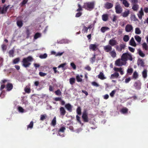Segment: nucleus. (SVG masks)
<instances>
[{"mask_svg": "<svg viewBox=\"0 0 148 148\" xmlns=\"http://www.w3.org/2000/svg\"><path fill=\"white\" fill-rule=\"evenodd\" d=\"M33 60L32 58L29 56L26 58H23L22 61V66L25 68L29 67L31 64V62Z\"/></svg>", "mask_w": 148, "mask_h": 148, "instance_id": "f257e3e1", "label": "nucleus"}, {"mask_svg": "<svg viewBox=\"0 0 148 148\" xmlns=\"http://www.w3.org/2000/svg\"><path fill=\"white\" fill-rule=\"evenodd\" d=\"M121 60L123 62H126L128 60L131 61L132 60L133 58L132 55L127 52L122 54L121 57Z\"/></svg>", "mask_w": 148, "mask_h": 148, "instance_id": "f03ea898", "label": "nucleus"}, {"mask_svg": "<svg viewBox=\"0 0 148 148\" xmlns=\"http://www.w3.org/2000/svg\"><path fill=\"white\" fill-rule=\"evenodd\" d=\"M94 4L92 2H88L84 3L82 8L88 10L90 11L93 9Z\"/></svg>", "mask_w": 148, "mask_h": 148, "instance_id": "7ed1b4c3", "label": "nucleus"}, {"mask_svg": "<svg viewBox=\"0 0 148 148\" xmlns=\"http://www.w3.org/2000/svg\"><path fill=\"white\" fill-rule=\"evenodd\" d=\"M115 8L116 13L119 14L121 13L122 12V8L118 3H116Z\"/></svg>", "mask_w": 148, "mask_h": 148, "instance_id": "20e7f679", "label": "nucleus"}, {"mask_svg": "<svg viewBox=\"0 0 148 148\" xmlns=\"http://www.w3.org/2000/svg\"><path fill=\"white\" fill-rule=\"evenodd\" d=\"M82 118L84 122H88L89 121L88 117V113L86 110H85L83 112Z\"/></svg>", "mask_w": 148, "mask_h": 148, "instance_id": "39448f33", "label": "nucleus"}, {"mask_svg": "<svg viewBox=\"0 0 148 148\" xmlns=\"http://www.w3.org/2000/svg\"><path fill=\"white\" fill-rule=\"evenodd\" d=\"M141 83L139 81H138L134 82L133 86L136 89L139 90L141 88Z\"/></svg>", "mask_w": 148, "mask_h": 148, "instance_id": "423d86ee", "label": "nucleus"}, {"mask_svg": "<svg viewBox=\"0 0 148 148\" xmlns=\"http://www.w3.org/2000/svg\"><path fill=\"white\" fill-rule=\"evenodd\" d=\"M98 45L94 44H91L89 46V49L90 50L93 51H96L98 49Z\"/></svg>", "mask_w": 148, "mask_h": 148, "instance_id": "0eeeda50", "label": "nucleus"}, {"mask_svg": "<svg viewBox=\"0 0 148 148\" xmlns=\"http://www.w3.org/2000/svg\"><path fill=\"white\" fill-rule=\"evenodd\" d=\"M113 6V4L112 3L107 2L104 4V7L106 9H109L112 8Z\"/></svg>", "mask_w": 148, "mask_h": 148, "instance_id": "6e6552de", "label": "nucleus"}, {"mask_svg": "<svg viewBox=\"0 0 148 148\" xmlns=\"http://www.w3.org/2000/svg\"><path fill=\"white\" fill-rule=\"evenodd\" d=\"M60 115L63 118L66 113V111L65 108L62 107H61L59 109Z\"/></svg>", "mask_w": 148, "mask_h": 148, "instance_id": "1a4fd4ad", "label": "nucleus"}, {"mask_svg": "<svg viewBox=\"0 0 148 148\" xmlns=\"http://www.w3.org/2000/svg\"><path fill=\"white\" fill-rule=\"evenodd\" d=\"M137 64L138 66L144 67H145V62L141 59L139 58L137 60Z\"/></svg>", "mask_w": 148, "mask_h": 148, "instance_id": "9d476101", "label": "nucleus"}, {"mask_svg": "<svg viewBox=\"0 0 148 148\" xmlns=\"http://www.w3.org/2000/svg\"><path fill=\"white\" fill-rule=\"evenodd\" d=\"M133 29V27L131 25L127 24L125 27V30L127 32H130Z\"/></svg>", "mask_w": 148, "mask_h": 148, "instance_id": "9b49d317", "label": "nucleus"}, {"mask_svg": "<svg viewBox=\"0 0 148 148\" xmlns=\"http://www.w3.org/2000/svg\"><path fill=\"white\" fill-rule=\"evenodd\" d=\"M130 14V11L128 10H125L123 12L121 13V16L124 18L127 17Z\"/></svg>", "mask_w": 148, "mask_h": 148, "instance_id": "f8f14e48", "label": "nucleus"}, {"mask_svg": "<svg viewBox=\"0 0 148 148\" xmlns=\"http://www.w3.org/2000/svg\"><path fill=\"white\" fill-rule=\"evenodd\" d=\"M103 49L106 52L110 53L112 49V47L110 45H107L104 46Z\"/></svg>", "mask_w": 148, "mask_h": 148, "instance_id": "ddd939ff", "label": "nucleus"}, {"mask_svg": "<svg viewBox=\"0 0 148 148\" xmlns=\"http://www.w3.org/2000/svg\"><path fill=\"white\" fill-rule=\"evenodd\" d=\"M117 44V41L114 40V38H112L110 40L109 44L111 46H114Z\"/></svg>", "mask_w": 148, "mask_h": 148, "instance_id": "4468645a", "label": "nucleus"}, {"mask_svg": "<svg viewBox=\"0 0 148 148\" xmlns=\"http://www.w3.org/2000/svg\"><path fill=\"white\" fill-rule=\"evenodd\" d=\"M121 59H118L115 61V64L116 66H121L124 65L123 62L121 61Z\"/></svg>", "mask_w": 148, "mask_h": 148, "instance_id": "2eb2a0df", "label": "nucleus"}, {"mask_svg": "<svg viewBox=\"0 0 148 148\" xmlns=\"http://www.w3.org/2000/svg\"><path fill=\"white\" fill-rule=\"evenodd\" d=\"M13 88V86L12 83H8L6 86V90L9 91L11 90Z\"/></svg>", "mask_w": 148, "mask_h": 148, "instance_id": "dca6fc26", "label": "nucleus"}, {"mask_svg": "<svg viewBox=\"0 0 148 148\" xmlns=\"http://www.w3.org/2000/svg\"><path fill=\"white\" fill-rule=\"evenodd\" d=\"M65 107L69 112H72V106L71 104L69 103H67L65 105Z\"/></svg>", "mask_w": 148, "mask_h": 148, "instance_id": "f3484780", "label": "nucleus"}, {"mask_svg": "<svg viewBox=\"0 0 148 148\" xmlns=\"http://www.w3.org/2000/svg\"><path fill=\"white\" fill-rule=\"evenodd\" d=\"M144 14L143 10V8H141L139 12V13L138 14V16L140 19H141L142 17L144 16Z\"/></svg>", "mask_w": 148, "mask_h": 148, "instance_id": "a211bd4d", "label": "nucleus"}, {"mask_svg": "<svg viewBox=\"0 0 148 148\" xmlns=\"http://www.w3.org/2000/svg\"><path fill=\"white\" fill-rule=\"evenodd\" d=\"M114 70L116 72H119L120 74L121 75H123L124 73L123 71L122 70V69L121 67L119 68L114 67Z\"/></svg>", "mask_w": 148, "mask_h": 148, "instance_id": "6ab92c4d", "label": "nucleus"}, {"mask_svg": "<svg viewBox=\"0 0 148 148\" xmlns=\"http://www.w3.org/2000/svg\"><path fill=\"white\" fill-rule=\"evenodd\" d=\"M129 44L130 45L134 47H136V44L133 37L130 40Z\"/></svg>", "mask_w": 148, "mask_h": 148, "instance_id": "aec40b11", "label": "nucleus"}, {"mask_svg": "<svg viewBox=\"0 0 148 148\" xmlns=\"http://www.w3.org/2000/svg\"><path fill=\"white\" fill-rule=\"evenodd\" d=\"M98 76V78L101 80H103L106 79V77L104 76L103 73L102 72H100Z\"/></svg>", "mask_w": 148, "mask_h": 148, "instance_id": "412c9836", "label": "nucleus"}, {"mask_svg": "<svg viewBox=\"0 0 148 148\" xmlns=\"http://www.w3.org/2000/svg\"><path fill=\"white\" fill-rule=\"evenodd\" d=\"M65 128L64 127H61L59 130L58 131V134L60 136H61L62 137H64V136L63 134H62L61 135L60 133V132H64L65 130Z\"/></svg>", "mask_w": 148, "mask_h": 148, "instance_id": "4be33fe9", "label": "nucleus"}, {"mask_svg": "<svg viewBox=\"0 0 148 148\" xmlns=\"http://www.w3.org/2000/svg\"><path fill=\"white\" fill-rule=\"evenodd\" d=\"M102 18L103 21H106L108 19V15L107 14H103L102 16Z\"/></svg>", "mask_w": 148, "mask_h": 148, "instance_id": "5701e85b", "label": "nucleus"}, {"mask_svg": "<svg viewBox=\"0 0 148 148\" xmlns=\"http://www.w3.org/2000/svg\"><path fill=\"white\" fill-rule=\"evenodd\" d=\"M109 53L111 56L113 58H114L116 57V54L114 49L110 52Z\"/></svg>", "mask_w": 148, "mask_h": 148, "instance_id": "b1692460", "label": "nucleus"}, {"mask_svg": "<svg viewBox=\"0 0 148 148\" xmlns=\"http://www.w3.org/2000/svg\"><path fill=\"white\" fill-rule=\"evenodd\" d=\"M119 75L118 73L117 72H115L114 73L112 74L111 75L110 78L113 79L114 78H118L119 76Z\"/></svg>", "mask_w": 148, "mask_h": 148, "instance_id": "393cba45", "label": "nucleus"}, {"mask_svg": "<svg viewBox=\"0 0 148 148\" xmlns=\"http://www.w3.org/2000/svg\"><path fill=\"white\" fill-rule=\"evenodd\" d=\"M128 109L126 108H122L120 111V112L122 114H127L128 113Z\"/></svg>", "mask_w": 148, "mask_h": 148, "instance_id": "a878e982", "label": "nucleus"}, {"mask_svg": "<svg viewBox=\"0 0 148 148\" xmlns=\"http://www.w3.org/2000/svg\"><path fill=\"white\" fill-rule=\"evenodd\" d=\"M142 76L144 78H146L147 77V69H145L142 72Z\"/></svg>", "mask_w": 148, "mask_h": 148, "instance_id": "bb28decb", "label": "nucleus"}, {"mask_svg": "<svg viewBox=\"0 0 148 148\" xmlns=\"http://www.w3.org/2000/svg\"><path fill=\"white\" fill-rule=\"evenodd\" d=\"M130 19L132 21H138V19L136 17L134 14H132L131 15Z\"/></svg>", "mask_w": 148, "mask_h": 148, "instance_id": "cd10ccee", "label": "nucleus"}, {"mask_svg": "<svg viewBox=\"0 0 148 148\" xmlns=\"http://www.w3.org/2000/svg\"><path fill=\"white\" fill-rule=\"evenodd\" d=\"M137 3L132 4H133L132 8L134 11H137L138 8V5Z\"/></svg>", "mask_w": 148, "mask_h": 148, "instance_id": "c85d7f7f", "label": "nucleus"}, {"mask_svg": "<svg viewBox=\"0 0 148 148\" xmlns=\"http://www.w3.org/2000/svg\"><path fill=\"white\" fill-rule=\"evenodd\" d=\"M110 29L107 27H103L101 29V31L103 33L105 32L106 31L109 30Z\"/></svg>", "mask_w": 148, "mask_h": 148, "instance_id": "c756f323", "label": "nucleus"}, {"mask_svg": "<svg viewBox=\"0 0 148 148\" xmlns=\"http://www.w3.org/2000/svg\"><path fill=\"white\" fill-rule=\"evenodd\" d=\"M8 53L9 54V56L10 57H14V49H12L10 50L8 52Z\"/></svg>", "mask_w": 148, "mask_h": 148, "instance_id": "7c9ffc66", "label": "nucleus"}, {"mask_svg": "<svg viewBox=\"0 0 148 148\" xmlns=\"http://www.w3.org/2000/svg\"><path fill=\"white\" fill-rule=\"evenodd\" d=\"M122 3L127 8L130 5V4L126 0H123Z\"/></svg>", "mask_w": 148, "mask_h": 148, "instance_id": "2f4dec72", "label": "nucleus"}, {"mask_svg": "<svg viewBox=\"0 0 148 148\" xmlns=\"http://www.w3.org/2000/svg\"><path fill=\"white\" fill-rule=\"evenodd\" d=\"M56 116H55L53 119L51 123V125L52 126H54L56 125Z\"/></svg>", "mask_w": 148, "mask_h": 148, "instance_id": "473e14b6", "label": "nucleus"}, {"mask_svg": "<svg viewBox=\"0 0 148 148\" xmlns=\"http://www.w3.org/2000/svg\"><path fill=\"white\" fill-rule=\"evenodd\" d=\"M138 53L139 56L142 57H144L145 56V54L140 49H139L138 50Z\"/></svg>", "mask_w": 148, "mask_h": 148, "instance_id": "72a5a7b5", "label": "nucleus"}, {"mask_svg": "<svg viewBox=\"0 0 148 148\" xmlns=\"http://www.w3.org/2000/svg\"><path fill=\"white\" fill-rule=\"evenodd\" d=\"M138 73L136 71H135L133 74V78L136 79L138 77Z\"/></svg>", "mask_w": 148, "mask_h": 148, "instance_id": "f704fd0d", "label": "nucleus"}, {"mask_svg": "<svg viewBox=\"0 0 148 148\" xmlns=\"http://www.w3.org/2000/svg\"><path fill=\"white\" fill-rule=\"evenodd\" d=\"M136 40L138 42L140 43L141 41V38L139 36H134Z\"/></svg>", "mask_w": 148, "mask_h": 148, "instance_id": "c9c22d12", "label": "nucleus"}, {"mask_svg": "<svg viewBox=\"0 0 148 148\" xmlns=\"http://www.w3.org/2000/svg\"><path fill=\"white\" fill-rule=\"evenodd\" d=\"M129 37L127 35H125L123 37V40L125 42H127L129 40Z\"/></svg>", "mask_w": 148, "mask_h": 148, "instance_id": "e433bc0d", "label": "nucleus"}, {"mask_svg": "<svg viewBox=\"0 0 148 148\" xmlns=\"http://www.w3.org/2000/svg\"><path fill=\"white\" fill-rule=\"evenodd\" d=\"M75 79L74 78H71L69 79L70 83L71 85H73L75 83Z\"/></svg>", "mask_w": 148, "mask_h": 148, "instance_id": "4c0bfd02", "label": "nucleus"}, {"mask_svg": "<svg viewBox=\"0 0 148 148\" xmlns=\"http://www.w3.org/2000/svg\"><path fill=\"white\" fill-rule=\"evenodd\" d=\"M17 25L20 28L23 25V23L22 21H17Z\"/></svg>", "mask_w": 148, "mask_h": 148, "instance_id": "58836bf2", "label": "nucleus"}, {"mask_svg": "<svg viewBox=\"0 0 148 148\" xmlns=\"http://www.w3.org/2000/svg\"><path fill=\"white\" fill-rule=\"evenodd\" d=\"M133 69L132 68H128L127 70V73L129 75H131L133 72Z\"/></svg>", "mask_w": 148, "mask_h": 148, "instance_id": "ea45409f", "label": "nucleus"}, {"mask_svg": "<svg viewBox=\"0 0 148 148\" xmlns=\"http://www.w3.org/2000/svg\"><path fill=\"white\" fill-rule=\"evenodd\" d=\"M41 36V34L39 33H36L34 36V38L35 39H37L38 38L40 37Z\"/></svg>", "mask_w": 148, "mask_h": 148, "instance_id": "a19ab883", "label": "nucleus"}, {"mask_svg": "<svg viewBox=\"0 0 148 148\" xmlns=\"http://www.w3.org/2000/svg\"><path fill=\"white\" fill-rule=\"evenodd\" d=\"M76 112L77 114L79 115L81 114V109L80 107H78L76 110Z\"/></svg>", "mask_w": 148, "mask_h": 148, "instance_id": "79ce46f5", "label": "nucleus"}, {"mask_svg": "<svg viewBox=\"0 0 148 148\" xmlns=\"http://www.w3.org/2000/svg\"><path fill=\"white\" fill-rule=\"evenodd\" d=\"M20 60V58H17L14 59L13 61V63L14 64H16L18 63Z\"/></svg>", "mask_w": 148, "mask_h": 148, "instance_id": "37998d69", "label": "nucleus"}, {"mask_svg": "<svg viewBox=\"0 0 148 148\" xmlns=\"http://www.w3.org/2000/svg\"><path fill=\"white\" fill-rule=\"evenodd\" d=\"M96 55L95 54H94L93 55V57H92L90 59V61L93 64L95 61V59H96Z\"/></svg>", "mask_w": 148, "mask_h": 148, "instance_id": "c03bdc74", "label": "nucleus"}, {"mask_svg": "<svg viewBox=\"0 0 148 148\" xmlns=\"http://www.w3.org/2000/svg\"><path fill=\"white\" fill-rule=\"evenodd\" d=\"M34 125V123L33 121H31L29 124L27 126V130L29 128H30L31 129H32Z\"/></svg>", "mask_w": 148, "mask_h": 148, "instance_id": "a18cd8bd", "label": "nucleus"}, {"mask_svg": "<svg viewBox=\"0 0 148 148\" xmlns=\"http://www.w3.org/2000/svg\"><path fill=\"white\" fill-rule=\"evenodd\" d=\"M88 28L87 27H86L85 26H84L83 27V29L82 30L83 33H87L88 30Z\"/></svg>", "mask_w": 148, "mask_h": 148, "instance_id": "49530a36", "label": "nucleus"}, {"mask_svg": "<svg viewBox=\"0 0 148 148\" xmlns=\"http://www.w3.org/2000/svg\"><path fill=\"white\" fill-rule=\"evenodd\" d=\"M47 117V116L46 114L41 115H40V120L41 121H43Z\"/></svg>", "mask_w": 148, "mask_h": 148, "instance_id": "de8ad7c7", "label": "nucleus"}, {"mask_svg": "<svg viewBox=\"0 0 148 148\" xmlns=\"http://www.w3.org/2000/svg\"><path fill=\"white\" fill-rule=\"evenodd\" d=\"M135 33L136 34H139L141 33V31L140 29L138 27H137L135 28Z\"/></svg>", "mask_w": 148, "mask_h": 148, "instance_id": "09e8293b", "label": "nucleus"}, {"mask_svg": "<svg viewBox=\"0 0 148 148\" xmlns=\"http://www.w3.org/2000/svg\"><path fill=\"white\" fill-rule=\"evenodd\" d=\"M143 48L145 50H147L148 49V47L147 44L145 43H143L142 44Z\"/></svg>", "mask_w": 148, "mask_h": 148, "instance_id": "8fccbe9b", "label": "nucleus"}, {"mask_svg": "<svg viewBox=\"0 0 148 148\" xmlns=\"http://www.w3.org/2000/svg\"><path fill=\"white\" fill-rule=\"evenodd\" d=\"M116 90H112L111 92H110V96L112 97H114V95L116 92Z\"/></svg>", "mask_w": 148, "mask_h": 148, "instance_id": "3c124183", "label": "nucleus"}, {"mask_svg": "<svg viewBox=\"0 0 148 148\" xmlns=\"http://www.w3.org/2000/svg\"><path fill=\"white\" fill-rule=\"evenodd\" d=\"M26 34L27 35V38H29V36L30 35V34H31V33L30 32V31H29V29H26Z\"/></svg>", "mask_w": 148, "mask_h": 148, "instance_id": "603ef678", "label": "nucleus"}, {"mask_svg": "<svg viewBox=\"0 0 148 148\" xmlns=\"http://www.w3.org/2000/svg\"><path fill=\"white\" fill-rule=\"evenodd\" d=\"M47 57V55L46 53H45L43 55H41L39 56L40 58L41 59L45 58Z\"/></svg>", "mask_w": 148, "mask_h": 148, "instance_id": "864d4df0", "label": "nucleus"}, {"mask_svg": "<svg viewBox=\"0 0 148 148\" xmlns=\"http://www.w3.org/2000/svg\"><path fill=\"white\" fill-rule=\"evenodd\" d=\"M28 1V0H23L20 3L21 6H22L27 3Z\"/></svg>", "mask_w": 148, "mask_h": 148, "instance_id": "5fc2aeb1", "label": "nucleus"}, {"mask_svg": "<svg viewBox=\"0 0 148 148\" xmlns=\"http://www.w3.org/2000/svg\"><path fill=\"white\" fill-rule=\"evenodd\" d=\"M76 79L77 82H81L82 81V79L80 78L79 76L78 75L76 77Z\"/></svg>", "mask_w": 148, "mask_h": 148, "instance_id": "6e6d98bb", "label": "nucleus"}, {"mask_svg": "<svg viewBox=\"0 0 148 148\" xmlns=\"http://www.w3.org/2000/svg\"><path fill=\"white\" fill-rule=\"evenodd\" d=\"M18 110L19 112H20L23 113L24 112V109L21 106H19L18 108Z\"/></svg>", "mask_w": 148, "mask_h": 148, "instance_id": "4d7b16f0", "label": "nucleus"}, {"mask_svg": "<svg viewBox=\"0 0 148 148\" xmlns=\"http://www.w3.org/2000/svg\"><path fill=\"white\" fill-rule=\"evenodd\" d=\"M55 93L57 95H61V92L60 89H58L55 91Z\"/></svg>", "mask_w": 148, "mask_h": 148, "instance_id": "13d9d810", "label": "nucleus"}, {"mask_svg": "<svg viewBox=\"0 0 148 148\" xmlns=\"http://www.w3.org/2000/svg\"><path fill=\"white\" fill-rule=\"evenodd\" d=\"M91 84L93 86H95L96 87H98L99 86V85L97 83L95 82H92L91 83Z\"/></svg>", "mask_w": 148, "mask_h": 148, "instance_id": "bf43d9fd", "label": "nucleus"}, {"mask_svg": "<svg viewBox=\"0 0 148 148\" xmlns=\"http://www.w3.org/2000/svg\"><path fill=\"white\" fill-rule=\"evenodd\" d=\"M70 65L72 67L73 69L74 70H75L76 69V65L73 62H71V64Z\"/></svg>", "mask_w": 148, "mask_h": 148, "instance_id": "052dcab7", "label": "nucleus"}, {"mask_svg": "<svg viewBox=\"0 0 148 148\" xmlns=\"http://www.w3.org/2000/svg\"><path fill=\"white\" fill-rule=\"evenodd\" d=\"M78 6L79 8L77 10V11L80 12V11L82 10L81 6L79 4H78Z\"/></svg>", "mask_w": 148, "mask_h": 148, "instance_id": "680f3d73", "label": "nucleus"}, {"mask_svg": "<svg viewBox=\"0 0 148 148\" xmlns=\"http://www.w3.org/2000/svg\"><path fill=\"white\" fill-rule=\"evenodd\" d=\"M130 1L132 4L137 3L138 2V0H130Z\"/></svg>", "mask_w": 148, "mask_h": 148, "instance_id": "e2e57ef3", "label": "nucleus"}, {"mask_svg": "<svg viewBox=\"0 0 148 148\" xmlns=\"http://www.w3.org/2000/svg\"><path fill=\"white\" fill-rule=\"evenodd\" d=\"M24 90L25 92L28 93H30L31 91L30 89L29 88H25Z\"/></svg>", "mask_w": 148, "mask_h": 148, "instance_id": "0e129e2a", "label": "nucleus"}, {"mask_svg": "<svg viewBox=\"0 0 148 148\" xmlns=\"http://www.w3.org/2000/svg\"><path fill=\"white\" fill-rule=\"evenodd\" d=\"M39 75L41 77H44L47 75V73L40 72L39 73Z\"/></svg>", "mask_w": 148, "mask_h": 148, "instance_id": "69168bd1", "label": "nucleus"}, {"mask_svg": "<svg viewBox=\"0 0 148 148\" xmlns=\"http://www.w3.org/2000/svg\"><path fill=\"white\" fill-rule=\"evenodd\" d=\"M1 48L2 50L3 51L7 49L6 46L4 44H3L2 45Z\"/></svg>", "mask_w": 148, "mask_h": 148, "instance_id": "338daca9", "label": "nucleus"}, {"mask_svg": "<svg viewBox=\"0 0 148 148\" xmlns=\"http://www.w3.org/2000/svg\"><path fill=\"white\" fill-rule=\"evenodd\" d=\"M129 50L132 52H134L135 51V49L130 47H128Z\"/></svg>", "mask_w": 148, "mask_h": 148, "instance_id": "774afa93", "label": "nucleus"}]
</instances>
